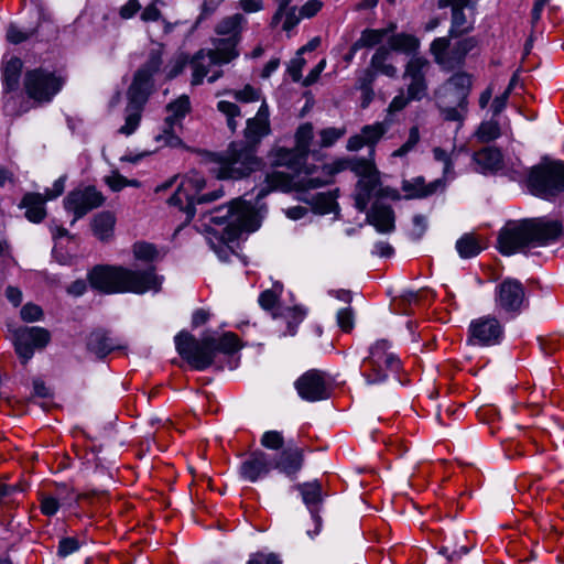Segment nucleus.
Segmentation results:
<instances>
[{
    "mask_svg": "<svg viewBox=\"0 0 564 564\" xmlns=\"http://www.w3.org/2000/svg\"><path fill=\"white\" fill-rule=\"evenodd\" d=\"M345 170H350L359 177L354 194L355 206L359 212H365L375 196L400 199L397 189L381 187L380 172L371 159H338L322 170H312L307 181L300 178L296 184L300 187H322L329 184L335 174Z\"/></svg>",
    "mask_w": 564,
    "mask_h": 564,
    "instance_id": "nucleus-1",
    "label": "nucleus"
},
{
    "mask_svg": "<svg viewBox=\"0 0 564 564\" xmlns=\"http://www.w3.org/2000/svg\"><path fill=\"white\" fill-rule=\"evenodd\" d=\"M90 285L104 293H135L159 292L163 276L155 273V268L128 269L124 267L98 265L88 275Z\"/></svg>",
    "mask_w": 564,
    "mask_h": 564,
    "instance_id": "nucleus-2",
    "label": "nucleus"
},
{
    "mask_svg": "<svg viewBox=\"0 0 564 564\" xmlns=\"http://www.w3.org/2000/svg\"><path fill=\"white\" fill-rule=\"evenodd\" d=\"M562 231L557 221L522 219L508 221L499 231L498 250L503 256L524 252L527 248L545 246Z\"/></svg>",
    "mask_w": 564,
    "mask_h": 564,
    "instance_id": "nucleus-3",
    "label": "nucleus"
},
{
    "mask_svg": "<svg viewBox=\"0 0 564 564\" xmlns=\"http://www.w3.org/2000/svg\"><path fill=\"white\" fill-rule=\"evenodd\" d=\"M306 156L300 153L299 150L286 149V148H275L270 152L271 163L275 166H286L293 171L292 174H286L280 171H273L268 173L265 176V187H262L258 194L257 198L261 199L267 196L270 192L279 189L282 192H297L305 193L311 189H316L317 187H308L303 186L300 187L296 184V181L303 178L302 181H307L311 176L312 170H322L329 164H324L321 166L317 165H303V162Z\"/></svg>",
    "mask_w": 564,
    "mask_h": 564,
    "instance_id": "nucleus-4",
    "label": "nucleus"
},
{
    "mask_svg": "<svg viewBox=\"0 0 564 564\" xmlns=\"http://www.w3.org/2000/svg\"><path fill=\"white\" fill-rule=\"evenodd\" d=\"M177 352L196 370L208 368L216 351L231 354L240 348L239 338L234 333H226L219 338L204 337L197 340L187 332L175 336Z\"/></svg>",
    "mask_w": 564,
    "mask_h": 564,
    "instance_id": "nucleus-5",
    "label": "nucleus"
},
{
    "mask_svg": "<svg viewBox=\"0 0 564 564\" xmlns=\"http://www.w3.org/2000/svg\"><path fill=\"white\" fill-rule=\"evenodd\" d=\"M205 163L218 180H241L261 167L254 149L245 142L231 143L223 154H209Z\"/></svg>",
    "mask_w": 564,
    "mask_h": 564,
    "instance_id": "nucleus-6",
    "label": "nucleus"
},
{
    "mask_svg": "<svg viewBox=\"0 0 564 564\" xmlns=\"http://www.w3.org/2000/svg\"><path fill=\"white\" fill-rule=\"evenodd\" d=\"M261 208L242 198L232 199L228 205L209 212V223L225 225L227 238L232 240L242 231L252 232L260 227Z\"/></svg>",
    "mask_w": 564,
    "mask_h": 564,
    "instance_id": "nucleus-7",
    "label": "nucleus"
},
{
    "mask_svg": "<svg viewBox=\"0 0 564 564\" xmlns=\"http://www.w3.org/2000/svg\"><path fill=\"white\" fill-rule=\"evenodd\" d=\"M205 178L195 171L187 173L181 181L176 192L169 198V204L177 206L183 210L187 219H192L196 214V205L214 202L223 196V191H214L200 195L205 188Z\"/></svg>",
    "mask_w": 564,
    "mask_h": 564,
    "instance_id": "nucleus-8",
    "label": "nucleus"
},
{
    "mask_svg": "<svg viewBox=\"0 0 564 564\" xmlns=\"http://www.w3.org/2000/svg\"><path fill=\"white\" fill-rule=\"evenodd\" d=\"M528 186L532 194L545 199L564 192V163L542 162L531 167Z\"/></svg>",
    "mask_w": 564,
    "mask_h": 564,
    "instance_id": "nucleus-9",
    "label": "nucleus"
},
{
    "mask_svg": "<svg viewBox=\"0 0 564 564\" xmlns=\"http://www.w3.org/2000/svg\"><path fill=\"white\" fill-rule=\"evenodd\" d=\"M390 344L384 340H378L371 348L368 359L364 361L362 376L368 384H378L397 372L401 362L397 355L390 350Z\"/></svg>",
    "mask_w": 564,
    "mask_h": 564,
    "instance_id": "nucleus-10",
    "label": "nucleus"
},
{
    "mask_svg": "<svg viewBox=\"0 0 564 564\" xmlns=\"http://www.w3.org/2000/svg\"><path fill=\"white\" fill-rule=\"evenodd\" d=\"M214 46L213 50L198 51L191 61L192 85H200L212 66L228 64L239 55L234 41L214 42Z\"/></svg>",
    "mask_w": 564,
    "mask_h": 564,
    "instance_id": "nucleus-11",
    "label": "nucleus"
},
{
    "mask_svg": "<svg viewBox=\"0 0 564 564\" xmlns=\"http://www.w3.org/2000/svg\"><path fill=\"white\" fill-rule=\"evenodd\" d=\"M477 45L474 37H467L458 41L449 50L448 37H437L430 46L431 54L434 62L443 69L451 70L463 64L466 55L473 51Z\"/></svg>",
    "mask_w": 564,
    "mask_h": 564,
    "instance_id": "nucleus-12",
    "label": "nucleus"
},
{
    "mask_svg": "<svg viewBox=\"0 0 564 564\" xmlns=\"http://www.w3.org/2000/svg\"><path fill=\"white\" fill-rule=\"evenodd\" d=\"M13 346L22 364L32 359L35 350L44 349L51 341L47 329L39 326L20 327L13 332Z\"/></svg>",
    "mask_w": 564,
    "mask_h": 564,
    "instance_id": "nucleus-13",
    "label": "nucleus"
},
{
    "mask_svg": "<svg viewBox=\"0 0 564 564\" xmlns=\"http://www.w3.org/2000/svg\"><path fill=\"white\" fill-rule=\"evenodd\" d=\"M163 52V45L155 44L149 51L144 64L134 73L133 80L128 88L134 98L140 99L150 95L153 87V77L161 70Z\"/></svg>",
    "mask_w": 564,
    "mask_h": 564,
    "instance_id": "nucleus-14",
    "label": "nucleus"
},
{
    "mask_svg": "<svg viewBox=\"0 0 564 564\" xmlns=\"http://www.w3.org/2000/svg\"><path fill=\"white\" fill-rule=\"evenodd\" d=\"M62 79L52 72L36 68L29 70L24 77L28 96L39 102H48L61 90Z\"/></svg>",
    "mask_w": 564,
    "mask_h": 564,
    "instance_id": "nucleus-15",
    "label": "nucleus"
},
{
    "mask_svg": "<svg viewBox=\"0 0 564 564\" xmlns=\"http://www.w3.org/2000/svg\"><path fill=\"white\" fill-rule=\"evenodd\" d=\"M430 62L423 56H413L405 65L403 79L406 80V93L414 101H421L427 96V73Z\"/></svg>",
    "mask_w": 564,
    "mask_h": 564,
    "instance_id": "nucleus-16",
    "label": "nucleus"
},
{
    "mask_svg": "<svg viewBox=\"0 0 564 564\" xmlns=\"http://www.w3.org/2000/svg\"><path fill=\"white\" fill-rule=\"evenodd\" d=\"M105 202L102 194L93 186L77 188L64 198V208L74 214L72 225L84 217L91 209L98 208Z\"/></svg>",
    "mask_w": 564,
    "mask_h": 564,
    "instance_id": "nucleus-17",
    "label": "nucleus"
},
{
    "mask_svg": "<svg viewBox=\"0 0 564 564\" xmlns=\"http://www.w3.org/2000/svg\"><path fill=\"white\" fill-rule=\"evenodd\" d=\"M474 161L484 173L502 171L513 181H519L523 175L521 163L517 161L508 166L500 150L496 148H484L474 154Z\"/></svg>",
    "mask_w": 564,
    "mask_h": 564,
    "instance_id": "nucleus-18",
    "label": "nucleus"
},
{
    "mask_svg": "<svg viewBox=\"0 0 564 564\" xmlns=\"http://www.w3.org/2000/svg\"><path fill=\"white\" fill-rule=\"evenodd\" d=\"M503 327L494 316H482L471 321L469 325V341L479 346H492L501 341Z\"/></svg>",
    "mask_w": 564,
    "mask_h": 564,
    "instance_id": "nucleus-19",
    "label": "nucleus"
},
{
    "mask_svg": "<svg viewBox=\"0 0 564 564\" xmlns=\"http://www.w3.org/2000/svg\"><path fill=\"white\" fill-rule=\"evenodd\" d=\"M525 302V291L522 283L516 279L508 278L496 288V304L507 312L517 314Z\"/></svg>",
    "mask_w": 564,
    "mask_h": 564,
    "instance_id": "nucleus-20",
    "label": "nucleus"
},
{
    "mask_svg": "<svg viewBox=\"0 0 564 564\" xmlns=\"http://www.w3.org/2000/svg\"><path fill=\"white\" fill-rule=\"evenodd\" d=\"M294 387L299 395L308 402H315L328 398L324 373L316 369H311L303 373L294 382Z\"/></svg>",
    "mask_w": 564,
    "mask_h": 564,
    "instance_id": "nucleus-21",
    "label": "nucleus"
},
{
    "mask_svg": "<svg viewBox=\"0 0 564 564\" xmlns=\"http://www.w3.org/2000/svg\"><path fill=\"white\" fill-rule=\"evenodd\" d=\"M471 88V77L466 73H456L449 77L435 93L437 100L449 99L459 107L467 105Z\"/></svg>",
    "mask_w": 564,
    "mask_h": 564,
    "instance_id": "nucleus-22",
    "label": "nucleus"
},
{
    "mask_svg": "<svg viewBox=\"0 0 564 564\" xmlns=\"http://www.w3.org/2000/svg\"><path fill=\"white\" fill-rule=\"evenodd\" d=\"M388 128L389 126L386 122H375L372 124L364 126L360 133L351 135L347 140V150L358 151L364 147H368L370 150L367 159H371L373 161L375 145L384 135Z\"/></svg>",
    "mask_w": 564,
    "mask_h": 564,
    "instance_id": "nucleus-23",
    "label": "nucleus"
},
{
    "mask_svg": "<svg viewBox=\"0 0 564 564\" xmlns=\"http://www.w3.org/2000/svg\"><path fill=\"white\" fill-rule=\"evenodd\" d=\"M273 469V458L271 455L257 451L242 462L240 475L243 479L254 482L259 478L267 476Z\"/></svg>",
    "mask_w": 564,
    "mask_h": 564,
    "instance_id": "nucleus-24",
    "label": "nucleus"
},
{
    "mask_svg": "<svg viewBox=\"0 0 564 564\" xmlns=\"http://www.w3.org/2000/svg\"><path fill=\"white\" fill-rule=\"evenodd\" d=\"M270 132L269 123V108L263 101L253 118L247 120V127L245 129L246 145L253 149L260 140L268 135Z\"/></svg>",
    "mask_w": 564,
    "mask_h": 564,
    "instance_id": "nucleus-25",
    "label": "nucleus"
},
{
    "mask_svg": "<svg viewBox=\"0 0 564 564\" xmlns=\"http://www.w3.org/2000/svg\"><path fill=\"white\" fill-rule=\"evenodd\" d=\"M189 110L191 101L186 95H182L176 100L170 102L166 106L167 116L165 118L163 132L171 139L169 140L170 144H175L178 142V138L174 135V127L180 124L182 119L185 118Z\"/></svg>",
    "mask_w": 564,
    "mask_h": 564,
    "instance_id": "nucleus-26",
    "label": "nucleus"
},
{
    "mask_svg": "<svg viewBox=\"0 0 564 564\" xmlns=\"http://www.w3.org/2000/svg\"><path fill=\"white\" fill-rule=\"evenodd\" d=\"M296 489L300 491L303 502L307 506L311 511L312 521L314 523V531L307 530V535L313 539L316 534H318L321 529V518L317 514L316 507L322 501V488L321 485L316 481L305 482L296 485Z\"/></svg>",
    "mask_w": 564,
    "mask_h": 564,
    "instance_id": "nucleus-27",
    "label": "nucleus"
},
{
    "mask_svg": "<svg viewBox=\"0 0 564 564\" xmlns=\"http://www.w3.org/2000/svg\"><path fill=\"white\" fill-rule=\"evenodd\" d=\"M303 462L302 449L297 446L289 445L281 452L278 459H273V468L290 478H294L302 469Z\"/></svg>",
    "mask_w": 564,
    "mask_h": 564,
    "instance_id": "nucleus-28",
    "label": "nucleus"
},
{
    "mask_svg": "<svg viewBox=\"0 0 564 564\" xmlns=\"http://www.w3.org/2000/svg\"><path fill=\"white\" fill-rule=\"evenodd\" d=\"M367 220L380 234H390L395 228L392 208L378 202L367 213Z\"/></svg>",
    "mask_w": 564,
    "mask_h": 564,
    "instance_id": "nucleus-29",
    "label": "nucleus"
},
{
    "mask_svg": "<svg viewBox=\"0 0 564 564\" xmlns=\"http://www.w3.org/2000/svg\"><path fill=\"white\" fill-rule=\"evenodd\" d=\"M443 180L438 178L429 184H425L423 177L417 176L412 180L402 182V191L405 193L406 199L423 198L434 194L438 188H444Z\"/></svg>",
    "mask_w": 564,
    "mask_h": 564,
    "instance_id": "nucleus-30",
    "label": "nucleus"
},
{
    "mask_svg": "<svg viewBox=\"0 0 564 564\" xmlns=\"http://www.w3.org/2000/svg\"><path fill=\"white\" fill-rule=\"evenodd\" d=\"M128 96V106L126 109V122L120 128L119 132L124 135L132 134L137 128L139 127L140 119H141V111L144 106V104L148 100L149 96H143V98H134L131 94V90L128 89L127 91Z\"/></svg>",
    "mask_w": 564,
    "mask_h": 564,
    "instance_id": "nucleus-31",
    "label": "nucleus"
},
{
    "mask_svg": "<svg viewBox=\"0 0 564 564\" xmlns=\"http://www.w3.org/2000/svg\"><path fill=\"white\" fill-rule=\"evenodd\" d=\"M246 23L247 19L241 13H235L221 19L216 26V32L220 35H228V37L217 39L214 42L234 41L236 48L240 41L241 30Z\"/></svg>",
    "mask_w": 564,
    "mask_h": 564,
    "instance_id": "nucleus-32",
    "label": "nucleus"
},
{
    "mask_svg": "<svg viewBox=\"0 0 564 564\" xmlns=\"http://www.w3.org/2000/svg\"><path fill=\"white\" fill-rule=\"evenodd\" d=\"M47 200L42 194L39 193H26L21 203L20 208L25 209V217L31 223H41L46 216L45 203Z\"/></svg>",
    "mask_w": 564,
    "mask_h": 564,
    "instance_id": "nucleus-33",
    "label": "nucleus"
},
{
    "mask_svg": "<svg viewBox=\"0 0 564 564\" xmlns=\"http://www.w3.org/2000/svg\"><path fill=\"white\" fill-rule=\"evenodd\" d=\"M90 226L96 238L100 241H108L113 236L116 216L109 210L100 212L93 217Z\"/></svg>",
    "mask_w": 564,
    "mask_h": 564,
    "instance_id": "nucleus-34",
    "label": "nucleus"
},
{
    "mask_svg": "<svg viewBox=\"0 0 564 564\" xmlns=\"http://www.w3.org/2000/svg\"><path fill=\"white\" fill-rule=\"evenodd\" d=\"M466 540L467 535L463 532L446 536L440 553L445 555L449 562H455L470 550V546L465 544Z\"/></svg>",
    "mask_w": 564,
    "mask_h": 564,
    "instance_id": "nucleus-35",
    "label": "nucleus"
},
{
    "mask_svg": "<svg viewBox=\"0 0 564 564\" xmlns=\"http://www.w3.org/2000/svg\"><path fill=\"white\" fill-rule=\"evenodd\" d=\"M391 52L387 46H379L371 57L370 65L377 72L389 78H395L398 68L390 62Z\"/></svg>",
    "mask_w": 564,
    "mask_h": 564,
    "instance_id": "nucleus-36",
    "label": "nucleus"
},
{
    "mask_svg": "<svg viewBox=\"0 0 564 564\" xmlns=\"http://www.w3.org/2000/svg\"><path fill=\"white\" fill-rule=\"evenodd\" d=\"M116 346L115 340L104 330L93 332L87 340V348L98 357H105Z\"/></svg>",
    "mask_w": 564,
    "mask_h": 564,
    "instance_id": "nucleus-37",
    "label": "nucleus"
},
{
    "mask_svg": "<svg viewBox=\"0 0 564 564\" xmlns=\"http://www.w3.org/2000/svg\"><path fill=\"white\" fill-rule=\"evenodd\" d=\"M23 63L19 57H11L2 67V78L6 91L18 89Z\"/></svg>",
    "mask_w": 564,
    "mask_h": 564,
    "instance_id": "nucleus-38",
    "label": "nucleus"
},
{
    "mask_svg": "<svg viewBox=\"0 0 564 564\" xmlns=\"http://www.w3.org/2000/svg\"><path fill=\"white\" fill-rule=\"evenodd\" d=\"M389 46L390 47H388V48L390 51L392 50V51L401 52L404 54H412V53L416 52V50L419 48L420 41L411 34L399 33V34L392 35L389 39Z\"/></svg>",
    "mask_w": 564,
    "mask_h": 564,
    "instance_id": "nucleus-39",
    "label": "nucleus"
},
{
    "mask_svg": "<svg viewBox=\"0 0 564 564\" xmlns=\"http://www.w3.org/2000/svg\"><path fill=\"white\" fill-rule=\"evenodd\" d=\"M304 202L312 205L313 209L318 214H329L337 208L336 196L332 192L318 193L311 199L303 197Z\"/></svg>",
    "mask_w": 564,
    "mask_h": 564,
    "instance_id": "nucleus-40",
    "label": "nucleus"
},
{
    "mask_svg": "<svg viewBox=\"0 0 564 564\" xmlns=\"http://www.w3.org/2000/svg\"><path fill=\"white\" fill-rule=\"evenodd\" d=\"M394 25H391L388 29H367L365 30L359 40L355 43V48L357 47H372L375 45L380 44L384 37L388 36L390 32H392Z\"/></svg>",
    "mask_w": 564,
    "mask_h": 564,
    "instance_id": "nucleus-41",
    "label": "nucleus"
},
{
    "mask_svg": "<svg viewBox=\"0 0 564 564\" xmlns=\"http://www.w3.org/2000/svg\"><path fill=\"white\" fill-rule=\"evenodd\" d=\"M456 250L460 258L468 259L478 256L481 247L473 235L466 234L456 241Z\"/></svg>",
    "mask_w": 564,
    "mask_h": 564,
    "instance_id": "nucleus-42",
    "label": "nucleus"
},
{
    "mask_svg": "<svg viewBox=\"0 0 564 564\" xmlns=\"http://www.w3.org/2000/svg\"><path fill=\"white\" fill-rule=\"evenodd\" d=\"M438 106L444 119L447 121H462L467 111V105L463 108L455 105L453 100L449 99H445V101L438 100Z\"/></svg>",
    "mask_w": 564,
    "mask_h": 564,
    "instance_id": "nucleus-43",
    "label": "nucleus"
},
{
    "mask_svg": "<svg viewBox=\"0 0 564 564\" xmlns=\"http://www.w3.org/2000/svg\"><path fill=\"white\" fill-rule=\"evenodd\" d=\"M432 153H433V158L436 162H441L444 164V167H443V176L444 177H449L452 176L453 174V170H454V166H453V159L456 156L457 154V151H456V148L454 147L452 149L451 152L440 148V147H435L433 150H432Z\"/></svg>",
    "mask_w": 564,
    "mask_h": 564,
    "instance_id": "nucleus-44",
    "label": "nucleus"
},
{
    "mask_svg": "<svg viewBox=\"0 0 564 564\" xmlns=\"http://www.w3.org/2000/svg\"><path fill=\"white\" fill-rule=\"evenodd\" d=\"M465 7L452 8V26L449 30L451 36H458L464 33H467L470 30V26L467 25L466 15L463 11Z\"/></svg>",
    "mask_w": 564,
    "mask_h": 564,
    "instance_id": "nucleus-45",
    "label": "nucleus"
},
{
    "mask_svg": "<svg viewBox=\"0 0 564 564\" xmlns=\"http://www.w3.org/2000/svg\"><path fill=\"white\" fill-rule=\"evenodd\" d=\"M313 138V127L310 123L302 124L295 134V149L304 156L308 153L310 142Z\"/></svg>",
    "mask_w": 564,
    "mask_h": 564,
    "instance_id": "nucleus-46",
    "label": "nucleus"
},
{
    "mask_svg": "<svg viewBox=\"0 0 564 564\" xmlns=\"http://www.w3.org/2000/svg\"><path fill=\"white\" fill-rule=\"evenodd\" d=\"M217 109L227 117V126L231 131L237 129V117H241L239 107L230 101L220 100L217 104Z\"/></svg>",
    "mask_w": 564,
    "mask_h": 564,
    "instance_id": "nucleus-47",
    "label": "nucleus"
},
{
    "mask_svg": "<svg viewBox=\"0 0 564 564\" xmlns=\"http://www.w3.org/2000/svg\"><path fill=\"white\" fill-rule=\"evenodd\" d=\"M133 254L138 260L151 262L158 258L159 252L151 243L137 242L133 245Z\"/></svg>",
    "mask_w": 564,
    "mask_h": 564,
    "instance_id": "nucleus-48",
    "label": "nucleus"
},
{
    "mask_svg": "<svg viewBox=\"0 0 564 564\" xmlns=\"http://www.w3.org/2000/svg\"><path fill=\"white\" fill-rule=\"evenodd\" d=\"M228 93L232 95L236 100L241 102H253L261 98V90L251 85H246L241 89L229 90Z\"/></svg>",
    "mask_w": 564,
    "mask_h": 564,
    "instance_id": "nucleus-49",
    "label": "nucleus"
},
{
    "mask_svg": "<svg viewBox=\"0 0 564 564\" xmlns=\"http://www.w3.org/2000/svg\"><path fill=\"white\" fill-rule=\"evenodd\" d=\"M35 34V29L22 30L14 24L7 29V40L12 44H20Z\"/></svg>",
    "mask_w": 564,
    "mask_h": 564,
    "instance_id": "nucleus-50",
    "label": "nucleus"
},
{
    "mask_svg": "<svg viewBox=\"0 0 564 564\" xmlns=\"http://www.w3.org/2000/svg\"><path fill=\"white\" fill-rule=\"evenodd\" d=\"M305 316L306 311L299 306H294L285 311V318L291 335H294L295 328L303 322Z\"/></svg>",
    "mask_w": 564,
    "mask_h": 564,
    "instance_id": "nucleus-51",
    "label": "nucleus"
},
{
    "mask_svg": "<svg viewBox=\"0 0 564 564\" xmlns=\"http://www.w3.org/2000/svg\"><path fill=\"white\" fill-rule=\"evenodd\" d=\"M260 443L268 449L278 451L283 447L284 438L279 431H267L263 433Z\"/></svg>",
    "mask_w": 564,
    "mask_h": 564,
    "instance_id": "nucleus-52",
    "label": "nucleus"
},
{
    "mask_svg": "<svg viewBox=\"0 0 564 564\" xmlns=\"http://www.w3.org/2000/svg\"><path fill=\"white\" fill-rule=\"evenodd\" d=\"M411 101H414L413 98H410V95L405 90L400 89L398 95H395L389 104L387 110L389 113L399 112L403 110Z\"/></svg>",
    "mask_w": 564,
    "mask_h": 564,
    "instance_id": "nucleus-53",
    "label": "nucleus"
},
{
    "mask_svg": "<svg viewBox=\"0 0 564 564\" xmlns=\"http://www.w3.org/2000/svg\"><path fill=\"white\" fill-rule=\"evenodd\" d=\"M500 130L496 122H484L480 124L477 135L484 142H489L499 137Z\"/></svg>",
    "mask_w": 564,
    "mask_h": 564,
    "instance_id": "nucleus-54",
    "label": "nucleus"
},
{
    "mask_svg": "<svg viewBox=\"0 0 564 564\" xmlns=\"http://www.w3.org/2000/svg\"><path fill=\"white\" fill-rule=\"evenodd\" d=\"M247 564H282V561L274 553L257 552L249 556Z\"/></svg>",
    "mask_w": 564,
    "mask_h": 564,
    "instance_id": "nucleus-55",
    "label": "nucleus"
},
{
    "mask_svg": "<svg viewBox=\"0 0 564 564\" xmlns=\"http://www.w3.org/2000/svg\"><path fill=\"white\" fill-rule=\"evenodd\" d=\"M21 318L24 322H36L40 321L43 316V311L39 305L28 303L21 308Z\"/></svg>",
    "mask_w": 564,
    "mask_h": 564,
    "instance_id": "nucleus-56",
    "label": "nucleus"
},
{
    "mask_svg": "<svg viewBox=\"0 0 564 564\" xmlns=\"http://www.w3.org/2000/svg\"><path fill=\"white\" fill-rule=\"evenodd\" d=\"M345 133L344 129L327 128L321 131V142L323 147L333 145Z\"/></svg>",
    "mask_w": 564,
    "mask_h": 564,
    "instance_id": "nucleus-57",
    "label": "nucleus"
},
{
    "mask_svg": "<svg viewBox=\"0 0 564 564\" xmlns=\"http://www.w3.org/2000/svg\"><path fill=\"white\" fill-rule=\"evenodd\" d=\"M79 549V542L75 538H64L59 541L57 554L66 557Z\"/></svg>",
    "mask_w": 564,
    "mask_h": 564,
    "instance_id": "nucleus-58",
    "label": "nucleus"
},
{
    "mask_svg": "<svg viewBox=\"0 0 564 564\" xmlns=\"http://www.w3.org/2000/svg\"><path fill=\"white\" fill-rule=\"evenodd\" d=\"M337 324L344 332H349L354 327V314L349 307H345L337 313Z\"/></svg>",
    "mask_w": 564,
    "mask_h": 564,
    "instance_id": "nucleus-59",
    "label": "nucleus"
},
{
    "mask_svg": "<svg viewBox=\"0 0 564 564\" xmlns=\"http://www.w3.org/2000/svg\"><path fill=\"white\" fill-rule=\"evenodd\" d=\"M296 7H292L284 11V15L281 20V22L283 21L282 29L284 31L292 30L301 21V19H303L300 13H296Z\"/></svg>",
    "mask_w": 564,
    "mask_h": 564,
    "instance_id": "nucleus-60",
    "label": "nucleus"
},
{
    "mask_svg": "<svg viewBox=\"0 0 564 564\" xmlns=\"http://www.w3.org/2000/svg\"><path fill=\"white\" fill-rule=\"evenodd\" d=\"M306 61L297 54L295 58H293L289 66L288 72L290 76L292 77L293 82H300L302 78V69L305 66Z\"/></svg>",
    "mask_w": 564,
    "mask_h": 564,
    "instance_id": "nucleus-61",
    "label": "nucleus"
},
{
    "mask_svg": "<svg viewBox=\"0 0 564 564\" xmlns=\"http://www.w3.org/2000/svg\"><path fill=\"white\" fill-rule=\"evenodd\" d=\"M323 8V2L321 0H308L306 1L300 9V14L302 18H313Z\"/></svg>",
    "mask_w": 564,
    "mask_h": 564,
    "instance_id": "nucleus-62",
    "label": "nucleus"
},
{
    "mask_svg": "<svg viewBox=\"0 0 564 564\" xmlns=\"http://www.w3.org/2000/svg\"><path fill=\"white\" fill-rule=\"evenodd\" d=\"M279 294L273 290L263 291L258 299L260 306L263 310H272L278 302Z\"/></svg>",
    "mask_w": 564,
    "mask_h": 564,
    "instance_id": "nucleus-63",
    "label": "nucleus"
},
{
    "mask_svg": "<svg viewBox=\"0 0 564 564\" xmlns=\"http://www.w3.org/2000/svg\"><path fill=\"white\" fill-rule=\"evenodd\" d=\"M59 509V502L52 496H43L41 499V511L43 514L52 517Z\"/></svg>",
    "mask_w": 564,
    "mask_h": 564,
    "instance_id": "nucleus-64",
    "label": "nucleus"
}]
</instances>
